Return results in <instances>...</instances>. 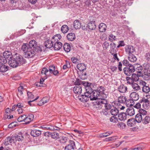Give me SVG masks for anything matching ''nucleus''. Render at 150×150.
I'll list each match as a JSON object with an SVG mask.
<instances>
[{"instance_id": "7", "label": "nucleus", "mask_w": 150, "mask_h": 150, "mask_svg": "<svg viewBox=\"0 0 150 150\" xmlns=\"http://www.w3.org/2000/svg\"><path fill=\"white\" fill-rule=\"evenodd\" d=\"M90 95L88 93L85 92L84 94L79 95L78 98L83 102H87L90 99Z\"/></svg>"}, {"instance_id": "16", "label": "nucleus", "mask_w": 150, "mask_h": 150, "mask_svg": "<svg viewBox=\"0 0 150 150\" xmlns=\"http://www.w3.org/2000/svg\"><path fill=\"white\" fill-rule=\"evenodd\" d=\"M14 141L15 140L14 139L13 136L11 137H8L5 139L4 142V144L6 146L11 143H15Z\"/></svg>"}, {"instance_id": "39", "label": "nucleus", "mask_w": 150, "mask_h": 150, "mask_svg": "<svg viewBox=\"0 0 150 150\" xmlns=\"http://www.w3.org/2000/svg\"><path fill=\"white\" fill-rule=\"evenodd\" d=\"M128 58L129 60L131 62H134L137 60L136 57L132 54L129 55Z\"/></svg>"}, {"instance_id": "3", "label": "nucleus", "mask_w": 150, "mask_h": 150, "mask_svg": "<svg viewBox=\"0 0 150 150\" xmlns=\"http://www.w3.org/2000/svg\"><path fill=\"white\" fill-rule=\"evenodd\" d=\"M139 84L142 86V90L143 92L147 93L150 91V88L148 85H147L145 81L142 80H140Z\"/></svg>"}, {"instance_id": "27", "label": "nucleus", "mask_w": 150, "mask_h": 150, "mask_svg": "<svg viewBox=\"0 0 150 150\" xmlns=\"http://www.w3.org/2000/svg\"><path fill=\"white\" fill-rule=\"evenodd\" d=\"M118 91L121 93H125L127 90V88L123 84L121 85L118 88Z\"/></svg>"}, {"instance_id": "19", "label": "nucleus", "mask_w": 150, "mask_h": 150, "mask_svg": "<svg viewBox=\"0 0 150 150\" xmlns=\"http://www.w3.org/2000/svg\"><path fill=\"white\" fill-rule=\"evenodd\" d=\"M13 138L15 140V143L16 141H22L23 139V133L20 132L18 134H16L15 136H13Z\"/></svg>"}, {"instance_id": "47", "label": "nucleus", "mask_w": 150, "mask_h": 150, "mask_svg": "<svg viewBox=\"0 0 150 150\" xmlns=\"http://www.w3.org/2000/svg\"><path fill=\"white\" fill-rule=\"evenodd\" d=\"M150 122V117L148 116H146L142 120L144 124H146Z\"/></svg>"}, {"instance_id": "64", "label": "nucleus", "mask_w": 150, "mask_h": 150, "mask_svg": "<svg viewBox=\"0 0 150 150\" xmlns=\"http://www.w3.org/2000/svg\"><path fill=\"white\" fill-rule=\"evenodd\" d=\"M142 148L140 146L130 148L129 150H142Z\"/></svg>"}, {"instance_id": "56", "label": "nucleus", "mask_w": 150, "mask_h": 150, "mask_svg": "<svg viewBox=\"0 0 150 150\" xmlns=\"http://www.w3.org/2000/svg\"><path fill=\"white\" fill-rule=\"evenodd\" d=\"M131 77H127L126 78V80L127 81V83L129 84H132L134 83V81H133Z\"/></svg>"}, {"instance_id": "49", "label": "nucleus", "mask_w": 150, "mask_h": 150, "mask_svg": "<svg viewBox=\"0 0 150 150\" xmlns=\"http://www.w3.org/2000/svg\"><path fill=\"white\" fill-rule=\"evenodd\" d=\"M139 77L137 74H132L131 77L133 81H137L139 80Z\"/></svg>"}, {"instance_id": "52", "label": "nucleus", "mask_w": 150, "mask_h": 150, "mask_svg": "<svg viewBox=\"0 0 150 150\" xmlns=\"http://www.w3.org/2000/svg\"><path fill=\"white\" fill-rule=\"evenodd\" d=\"M7 62V60L4 57L0 56V63L3 64L6 63Z\"/></svg>"}, {"instance_id": "59", "label": "nucleus", "mask_w": 150, "mask_h": 150, "mask_svg": "<svg viewBox=\"0 0 150 150\" xmlns=\"http://www.w3.org/2000/svg\"><path fill=\"white\" fill-rule=\"evenodd\" d=\"M116 139V137L114 136L106 138L105 139V141H114Z\"/></svg>"}, {"instance_id": "26", "label": "nucleus", "mask_w": 150, "mask_h": 150, "mask_svg": "<svg viewBox=\"0 0 150 150\" xmlns=\"http://www.w3.org/2000/svg\"><path fill=\"white\" fill-rule=\"evenodd\" d=\"M127 98L125 96H120L119 97L118 99V101L117 103H115L117 105H118L119 104L123 103H125Z\"/></svg>"}, {"instance_id": "22", "label": "nucleus", "mask_w": 150, "mask_h": 150, "mask_svg": "<svg viewBox=\"0 0 150 150\" xmlns=\"http://www.w3.org/2000/svg\"><path fill=\"white\" fill-rule=\"evenodd\" d=\"M54 43L53 41L51 39V40H48L45 41L44 44L46 47L50 48L53 47Z\"/></svg>"}, {"instance_id": "15", "label": "nucleus", "mask_w": 150, "mask_h": 150, "mask_svg": "<svg viewBox=\"0 0 150 150\" xmlns=\"http://www.w3.org/2000/svg\"><path fill=\"white\" fill-rule=\"evenodd\" d=\"M34 117V116L32 114H30L28 116H27V115H25L24 124H27L29 123L30 122L33 120Z\"/></svg>"}, {"instance_id": "57", "label": "nucleus", "mask_w": 150, "mask_h": 150, "mask_svg": "<svg viewBox=\"0 0 150 150\" xmlns=\"http://www.w3.org/2000/svg\"><path fill=\"white\" fill-rule=\"evenodd\" d=\"M110 122L113 123H116L117 122L118 119L116 117L113 116L110 118Z\"/></svg>"}, {"instance_id": "41", "label": "nucleus", "mask_w": 150, "mask_h": 150, "mask_svg": "<svg viewBox=\"0 0 150 150\" xmlns=\"http://www.w3.org/2000/svg\"><path fill=\"white\" fill-rule=\"evenodd\" d=\"M134 104V101L131 99L128 100L127 99L126 101L125 102L126 105L128 107L133 106Z\"/></svg>"}, {"instance_id": "25", "label": "nucleus", "mask_w": 150, "mask_h": 150, "mask_svg": "<svg viewBox=\"0 0 150 150\" xmlns=\"http://www.w3.org/2000/svg\"><path fill=\"white\" fill-rule=\"evenodd\" d=\"M126 114L130 116L133 115L135 114L134 109L132 107H129L127 108L126 111Z\"/></svg>"}, {"instance_id": "11", "label": "nucleus", "mask_w": 150, "mask_h": 150, "mask_svg": "<svg viewBox=\"0 0 150 150\" xmlns=\"http://www.w3.org/2000/svg\"><path fill=\"white\" fill-rule=\"evenodd\" d=\"M135 71L137 72V74L139 76H143V67L139 64H138L135 66Z\"/></svg>"}, {"instance_id": "4", "label": "nucleus", "mask_w": 150, "mask_h": 150, "mask_svg": "<svg viewBox=\"0 0 150 150\" xmlns=\"http://www.w3.org/2000/svg\"><path fill=\"white\" fill-rule=\"evenodd\" d=\"M91 100H96L97 99H100L102 97L100 95L98 91L96 90H94L90 95Z\"/></svg>"}, {"instance_id": "12", "label": "nucleus", "mask_w": 150, "mask_h": 150, "mask_svg": "<svg viewBox=\"0 0 150 150\" xmlns=\"http://www.w3.org/2000/svg\"><path fill=\"white\" fill-rule=\"evenodd\" d=\"M16 57L15 59L17 62L18 63V65H20L25 63V60L22 56L19 54H16Z\"/></svg>"}, {"instance_id": "44", "label": "nucleus", "mask_w": 150, "mask_h": 150, "mask_svg": "<svg viewBox=\"0 0 150 150\" xmlns=\"http://www.w3.org/2000/svg\"><path fill=\"white\" fill-rule=\"evenodd\" d=\"M8 66L3 64L0 65V71L5 72L8 70Z\"/></svg>"}, {"instance_id": "24", "label": "nucleus", "mask_w": 150, "mask_h": 150, "mask_svg": "<svg viewBox=\"0 0 150 150\" xmlns=\"http://www.w3.org/2000/svg\"><path fill=\"white\" fill-rule=\"evenodd\" d=\"M88 83H86L84 81H82L79 79H76L74 83L75 86H86L87 85Z\"/></svg>"}, {"instance_id": "13", "label": "nucleus", "mask_w": 150, "mask_h": 150, "mask_svg": "<svg viewBox=\"0 0 150 150\" xmlns=\"http://www.w3.org/2000/svg\"><path fill=\"white\" fill-rule=\"evenodd\" d=\"M76 149L75 143L73 141H71L70 143L65 146V150H75Z\"/></svg>"}, {"instance_id": "2", "label": "nucleus", "mask_w": 150, "mask_h": 150, "mask_svg": "<svg viewBox=\"0 0 150 150\" xmlns=\"http://www.w3.org/2000/svg\"><path fill=\"white\" fill-rule=\"evenodd\" d=\"M21 50L24 52V55L25 58H31L35 55V52L29 47L27 43L23 44L21 47Z\"/></svg>"}, {"instance_id": "33", "label": "nucleus", "mask_w": 150, "mask_h": 150, "mask_svg": "<svg viewBox=\"0 0 150 150\" xmlns=\"http://www.w3.org/2000/svg\"><path fill=\"white\" fill-rule=\"evenodd\" d=\"M126 115L125 113H120L118 115V118L121 121L125 120L126 119Z\"/></svg>"}, {"instance_id": "14", "label": "nucleus", "mask_w": 150, "mask_h": 150, "mask_svg": "<svg viewBox=\"0 0 150 150\" xmlns=\"http://www.w3.org/2000/svg\"><path fill=\"white\" fill-rule=\"evenodd\" d=\"M126 53L128 55L132 54L135 51V49L131 45H127L125 47Z\"/></svg>"}, {"instance_id": "21", "label": "nucleus", "mask_w": 150, "mask_h": 150, "mask_svg": "<svg viewBox=\"0 0 150 150\" xmlns=\"http://www.w3.org/2000/svg\"><path fill=\"white\" fill-rule=\"evenodd\" d=\"M3 55L7 60L8 61L12 59V57L11 52L8 51H5L3 53Z\"/></svg>"}, {"instance_id": "61", "label": "nucleus", "mask_w": 150, "mask_h": 150, "mask_svg": "<svg viewBox=\"0 0 150 150\" xmlns=\"http://www.w3.org/2000/svg\"><path fill=\"white\" fill-rule=\"evenodd\" d=\"M67 137L62 136L59 140V141L62 143H64L67 142Z\"/></svg>"}, {"instance_id": "58", "label": "nucleus", "mask_w": 150, "mask_h": 150, "mask_svg": "<svg viewBox=\"0 0 150 150\" xmlns=\"http://www.w3.org/2000/svg\"><path fill=\"white\" fill-rule=\"evenodd\" d=\"M117 126L119 128L123 129L125 127L126 125L124 123L121 122L118 123L117 124Z\"/></svg>"}, {"instance_id": "28", "label": "nucleus", "mask_w": 150, "mask_h": 150, "mask_svg": "<svg viewBox=\"0 0 150 150\" xmlns=\"http://www.w3.org/2000/svg\"><path fill=\"white\" fill-rule=\"evenodd\" d=\"M41 134V132L39 130H32L30 132V134L34 137H37L39 136Z\"/></svg>"}, {"instance_id": "10", "label": "nucleus", "mask_w": 150, "mask_h": 150, "mask_svg": "<svg viewBox=\"0 0 150 150\" xmlns=\"http://www.w3.org/2000/svg\"><path fill=\"white\" fill-rule=\"evenodd\" d=\"M41 127L43 129H47L50 130H59L60 129L59 127L52 125H44L42 126Z\"/></svg>"}, {"instance_id": "62", "label": "nucleus", "mask_w": 150, "mask_h": 150, "mask_svg": "<svg viewBox=\"0 0 150 150\" xmlns=\"http://www.w3.org/2000/svg\"><path fill=\"white\" fill-rule=\"evenodd\" d=\"M27 95L28 98L33 100L34 99V96L32 94L31 92H28Z\"/></svg>"}, {"instance_id": "36", "label": "nucleus", "mask_w": 150, "mask_h": 150, "mask_svg": "<svg viewBox=\"0 0 150 150\" xmlns=\"http://www.w3.org/2000/svg\"><path fill=\"white\" fill-rule=\"evenodd\" d=\"M67 37L68 40L70 41L74 40L75 38L74 34L72 33H68L67 35Z\"/></svg>"}, {"instance_id": "18", "label": "nucleus", "mask_w": 150, "mask_h": 150, "mask_svg": "<svg viewBox=\"0 0 150 150\" xmlns=\"http://www.w3.org/2000/svg\"><path fill=\"white\" fill-rule=\"evenodd\" d=\"M48 70L49 72V74H53L54 75H57L59 73L57 70H55V67L53 65L50 66Z\"/></svg>"}, {"instance_id": "43", "label": "nucleus", "mask_w": 150, "mask_h": 150, "mask_svg": "<svg viewBox=\"0 0 150 150\" xmlns=\"http://www.w3.org/2000/svg\"><path fill=\"white\" fill-rule=\"evenodd\" d=\"M64 50L66 52H68L70 51L71 47L70 45L68 43H65L63 45Z\"/></svg>"}, {"instance_id": "45", "label": "nucleus", "mask_w": 150, "mask_h": 150, "mask_svg": "<svg viewBox=\"0 0 150 150\" xmlns=\"http://www.w3.org/2000/svg\"><path fill=\"white\" fill-rule=\"evenodd\" d=\"M119 112L118 110L116 108H114L110 111L111 114L114 116L117 115L118 114Z\"/></svg>"}, {"instance_id": "60", "label": "nucleus", "mask_w": 150, "mask_h": 150, "mask_svg": "<svg viewBox=\"0 0 150 150\" xmlns=\"http://www.w3.org/2000/svg\"><path fill=\"white\" fill-rule=\"evenodd\" d=\"M139 114H140L141 115H146L147 114V111L142 109H140L139 110Z\"/></svg>"}, {"instance_id": "35", "label": "nucleus", "mask_w": 150, "mask_h": 150, "mask_svg": "<svg viewBox=\"0 0 150 150\" xmlns=\"http://www.w3.org/2000/svg\"><path fill=\"white\" fill-rule=\"evenodd\" d=\"M136 121L134 118L130 119L127 121V125L129 126L133 127L135 125Z\"/></svg>"}, {"instance_id": "29", "label": "nucleus", "mask_w": 150, "mask_h": 150, "mask_svg": "<svg viewBox=\"0 0 150 150\" xmlns=\"http://www.w3.org/2000/svg\"><path fill=\"white\" fill-rule=\"evenodd\" d=\"M106 25L103 23H101L99 25V30L100 32H105L106 30Z\"/></svg>"}, {"instance_id": "34", "label": "nucleus", "mask_w": 150, "mask_h": 150, "mask_svg": "<svg viewBox=\"0 0 150 150\" xmlns=\"http://www.w3.org/2000/svg\"><path fill=\"white\" fill-rule=\"evenodd\" d=\"M24 90V88L23 86H20L18 88V93L17 94L19 98H21L23 97V91Z\"/></svg>"}, {"instance_id": "63", "label": "nucleus", "mask_w": 150, "mask_h": 150, "mask_svg": "<svg viewBox=\"0 0 150 150\" xmlns=\"http://www.w3.org/2000/svg\"><path fill=\"white\" fill-rule=\"evenodd\" d=\"M115 36L112 34H110L109 36V39L110 41L111 42L115 40Z\"/></svg>"}, {"instance_id": "51", "label": "nucleus", "mask_w": 150, "mask_h": 150, "mask_svg": "<svg viewBox=\"0 0 150 150\" xmlns=\"http://www.w3.org/2000/svg\"><path fill=\"white\" fill-rule=\"evenodd\" d=\"M88 83L87 85L86 86V93H88L89 94H91V93H92L93 91V90L92 89V88L89 86H88Z\"/></svg>"}, {"instance_id": "50", "label": "nucleus", "mask_w": 150, "mask_h": 150, "mask_svg": "<svg viewBox=\"0 0 150 150\" xmlns=\"http://www.w3.org/2000/svg\"><path fill=\"white\" fill-rule=\"evenodd\" d=\"M51 137L54 139H57L59 137V135L56 132L51 133Z\"/></svg>"}, {"instance_id": "54", "label": "nucleus", "mask_w": 150, "mask_h": 150, "mask_svg": "<svg viewBox=\"0 0 150 150\" xmlns=\"http://www.w3.org/2000/svg\"><path fill=\"white\" fill-rule=\"evenodd\" d=\"M25 117V115H23L19 116L17 120L19 122H22L24 121Z\"/></svg>"}, {"instance_id": "20", "label": "nucleus", "mask_w": 150, "mask_h": 150, "mask_svg": "<svg viewBox=\"0 0 150 150\" xmlns=\"http://www.w3.org/2000/svg\"><path fill=\"white\" fill-rule=\"evenodd\" d=\"M130 97L134 101H137L139 99V96L138 93L135 92H133L130 94Z\"/></svg>"}, {"instance_id": "6", "label": "nucleus", "mask_w": 150, "mask_h": 150, "mask_svg": "<svg viewBox=\"0 0 150 150\" xmlns=\"http://www.w3.org/2000/svg\"><path fill=\"white\" fill-rule=\"evenodd\" d=\"M28 45L29 47L34 51L38 50L41 51V49L39 47H38L36 42L35 40H31L29 42Z\"/></svg>"}, {"instance_id": "1", "label": "nucleus", "mask_w": 150, "mask_h": 150, "mask_svg": "<svg viewBox=\"0 0 150 150\" xmlns=\"http://www.w3.org/2000/svg\"><path fill=\"white\" fill-rule=\"evenodd\" d=\"M106 97H102L100 99H98L96 101L95 104L96 107L99 109H105L106 110H109L111 109V105L107 103V101L105 98Z\"/></svg>"}, {"instance_id": "42", "label": "nucleus", "mask_w": 150, "mask_h": 150, "mask_svg": "<svg viewBox=\"0 0 150 150\" xmlns=\"http://www.w3.org/2000/svg\"><path fill=\"white\" fill-rule=\"evenodd\" d=\"M134 119L135 120V121L138 123L142 121L143 120L142 115L139 113L136 115Z\"/></svg>"}, {"instance_id": "40", "label": "nucleus", "mask_w": 150, "mask_h": 150, "mask_svg": "<svg viewBox=\"0 0 150 150\" xmlns=\"http://www.w3.org/2000/svg\"><path fill=\"white\" fill-rule=\"evenodd\" d=\"M132 86L134 91H137L141 90L140 86L137 83H132Z\"/></svg>"}, {"instance_id": "55", "label": "nucleus", "mask_w": 150, "mask_h": 150, "mask_svg": "<svg viewBox=\"0 0 150 150\" xmlns=\"http://www.w3.org/2000/svg\"><path fill=\"white\" fill-rule=\"evenodd\" d=\"M71 67L68 61H66V64H64L63 67V69H65L67 68H70Z\"/></svg>"}, {"instance_id": "30", "label": "nucleus", "mask_w": 150, "mask_h": 150, "mask_svg": "<svg viewBox=\"0 0 150 150\" xmlns=\"http://www.w3.org/2000/svg\"><path fill=\"white\" fill-rule=\"evenodd\" d=\"M54 43L53 47L55 50H59L62 47V44L60 42H56Z\"/></svg>"}, {"instance_id": "23", "label": "nucleus", "mask_w": 150, "mask_h": 150, "mask_svg": "<svg viewBox=\"0 0 150 150\" xmlns=\"http://www.w3.org/2000/svg\"><path fill=\"white\" fill-rule=\"evenodd\" d=\"M73 90L75 93L78 94H80L82 91V86H75L73 88Z\"/></svg>"}, {"instance_id": "46", "label": "nucleus", "mask_w": 150, "mask_h": 150, "mask_svg": "<svg viewBox=\"0 0 150 150\" xmlns=\"http://www.w3.org/2000/svg\"><path fill=\"white\" fill-rule=\"evenodd\" d=\"M41 73L42 75H45L46 76H48L50 74H49L48 70L45 67H44L42 69Z\"/></svg>"}, {"instance_id": "48", "label": "nucleus", "mask_w": 150, "mask_h": 150, "mask_svg": "<svg viewBox=\"0 0 150 150\" xmlns=\"http://www.w3.org/2000/svg\"><path fill=\"white\" fill-rule=\"evenodd\" d=\"M61 30L64 33H66L69 30V28L67 25H63L61 27Z\"/></svg>"}, {"instance_id": "37", "label": "nucleus", "mask_w": 150, "mask_h": 150, "mask_svg": "<svg viewBox=\"0 0 150 150\" xmlns=\"http://www.w3.org/2000/svg\"><path fill=\"white\" fill-rule=\"evenodd\" d=\"M61 38V36L60 34H58L54 35L52 38V39L54 43L58 41Z\"/></svg>"}, {"instance_id": "31", "label": "nucleus", "mask_w": 150, "mask_h": 150, "mask_svg": "<svg viewBox=\"0 0 150 150\" xmlns=\"http://www.w3.org/2000/svg\"><path fill=\"white\" fill-rule=\"evenodd\" d=\"M73 24L74 27L76 29H79L81 27V24L80 21L78 20L74 21Z\"/></svg>"}, {"instance_id": "53", "label": "nucleus", "mask_w": 150, "mask_h": 150, "mask_svg": "<svg viewBox=\"0 0 150 150\" xmlns=\"http://www.w3.org/2000/svg\"><path fill=\"white\" fill-rule=\"evenodd\" d=\"M112 133V132L109 133L108 132H106L104 133H102L99 134V137L101 138L106 137L110 135Z\"/></svg>"}, {"instance_id": "38", "label": "nucleus", "mask_w": 150, "mask_h": 150, "mask_svg": "<svg viewBox=\"0 0 150 150\" xmlns=\"http://www.w3.org/2000/svg\"><path fill=\"white\" fill-rule=\"evenodd\" d=\"M77 68L80 71H83L86 69V66L83 63H80L77 64Z\"/></svg>"}, {"instance_id": "5", "label": "nucleus", "mask_w": 150, "mask_h": 150, "mask_svg": "<svg viewBox=\"0 0 150 150\" xmlns=\"http://www.w3.org/2000/svg\"><path fill=\"white\" fill-rule=\"evenodd\" d=\"M123 71L124 73L127 76H129L132 73L134 72L135 71V67L133 65L130 64L129 67H125L123 69Z\"/></svg>"}, {"instance_id": "9", "label": "nucleus", "mask_w": 150, "mask_h": 150, "mask_svg": "<svg viewBox=\"0 0 150 150\" xmlns=\"http://www.w3.org/2000/svg\"><path fill=\"white\" fill-rule=\"evenodd\" d=\"M143 72V74L148 76H150V66L149 64H144Z\"/></svg>"}, {"instance_id": "8", "label": "nucleus", "mask_w": 150, "mask_h": 150, "mask_svg": "<svg viewBox=\"0 0 150 150\" xmlns=\"http://www.w3.org/2000/svg\"><path fill=\"white\" fill-rule=\"evenodd\" d=\"M95 18L91 16L88 23V27L89 29L91 30H94L96 29V26L95 24Z\"/></svg>"}, {"instance_id": "17", "label": "nucleus", "mask_w": 150, "mask_h": 150, "mask_svg": "<svg viewBox=\"0 0 150 150\" xmlns=\"http://www.w3.org/2000/svg\"><path fill=\"white\" fill-rule=\"evenodd\" d=\"M8 62L10 66L13 68L19 66L18 63L15 58L13 59H11L8 61Z\"/></svg>"}, {"instance_id": "32", "label": "nucleus", "mask_w": 150, "mask_h": 150, "mask_svg": "<svg viewBox=\"0 0 150 150\" xmlns=\"http://www.w3.org/2000/svg\"><path fill=\"white\" fill-rule=\"evenodd\" d=\"M105 90V88L103 87L100 86L98 88V89L96 90L98 91V92L102 97H106V95L104 93Z\"/></svg>"}]
</instances>
